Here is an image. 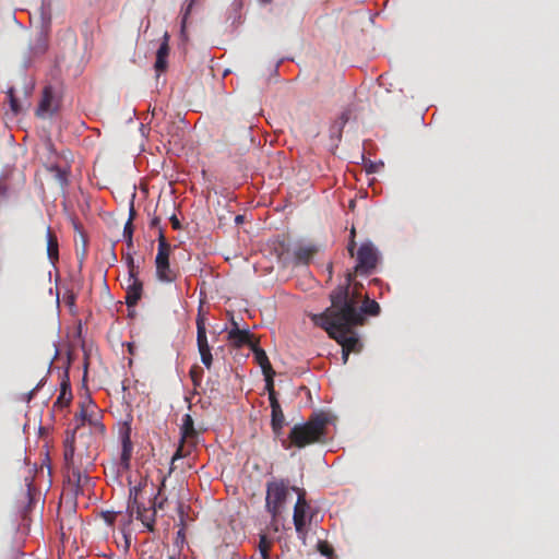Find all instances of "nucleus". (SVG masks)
<instances>
[{"label": "nucleus", "mask_w": 559, "mask_h": 559, "mask_svg": "<svg viewBox=\"0 0 559 559\" xmlns=\"http://www.w3.org/2000/svg\"><path fill=\"white\" fill-rule=\"evenodd\" d=\"M47 254L51 261H56L59 258L58 251V239L52 233L51 228H47Z\"/></svg>", "instance_id": "f3484780"}, {"label": "nucleus", "mask_w": 559, "mask_h": 559, "mask_svg": "<svg viewBox=\"0 0 559 559\" xmlns=\"http://www.w3.org/2000/svg\"><path fill=\"white\" fill-rule=\"evenodd\" d=\"M283 445H284L285 448H288V445L286 444V441H285V440L283 441Z\"/></svg>", "instance_id": "a18cd8bd"}, {"label": "nucleus", "mask_w": 559, "mask_h": 559, "mask_svg": "<svg viewBox=\"0 0 559 559\" xmlns=\"http://www.w3.org/2000/svg\"><path fill=\"white\" fill-rule=\"evenodd\" d=\"M312 321L342 346L343 364L347 362L350 353L360 352L361 344L355 332V323L360 322V317L346 304H343V309L335 314H314Z\"/></svg>", "instance_id": "f257e3e1"}, {"label": "nucleus", "mask_w": 559, "mask_h": 559, "mask_svg": "<svg viewBox=\"0 0 559 559\" xmlns=\"http://www.w3.org/2000/svg\"><path fill=\"white\" fill-rule=\"evenodd\" d=\"M171 246L167 241L164 230L159 229L158 235V248L157 254L155 258V266H156V276L160 282L171 283L176 280L177 274L170 267L169 264V255H170Z\"/></svg>", "instance_id": "423d86ee"}, {"label": "nucleus", "mask_w": 559, "mask_h": 559, "mask_svg": "<svg viewBox=\"0 0 559 559\" xmlns=\"http://www.w3.org/2000/svg\"><path fill=\"white\" fill-rule=\"evenodd\" d=\"M0 192H1V193H4V192H5V188H3L1 185H0Z\"/></svg>", "instance_id": "37998d69"}, {"label": "nucleus", "mask_w": 559, "mask_h": 559, "mask_svg": "<svg viewBox=\"0 0 559 559\" xmlns=\"http://www.w3.org/2000/svg\"><path fill=\"white\" fill-rule=\"evenodd\" d=\"M262 3H270L272 0H259Z\"/></svg>", "instance_id": "79ce46f5"}, {"label": "nucleus", "mask_w": 559, "mask_h": 559, "mask_svg": "<svg viewBox=\"0 0 559 559\" xmlns=\"http://www.w3.org/2000/svg\"><path fill=\"white\" fill-rule=\"evenodd\" d=\"M293 487L288 479H273L266 484L265 507L273 518L281 513L289 489L293 490Z\"/></svg>", "instance_id": "39448f33"}, {"label": "nucleus", "mask_w": 559, "mask_h": 559, "mask_svg": "<svg viewBox=\"0 0 559 559\" xmlns=\"http://www.w3.org/2000/svg\"><path fill=\"white\" fill-rule=\"evenodd\" d=\"M169 221H170V224H171L174 229H180L181 228L180 221L178 219V217L175 214L170 216Z\"/></svg>", "instance_id": "72a5a7b5"}, {"label": "nucleus", "mask_w": 559, "mask_h": 559, "mask_svg": "<svg viewBox=\"0 0 559 559\" xmlns=\"http://www.w3.org/2000/svg\"><path fill=\"white\" fill-rule=\"evenodd\" d=\"M142 490H143V485L142 484H139L138 486H134V487L130 488L128 509H129L131 514H133L134 509L138 506H142V503H140L139 500H138V497H139L140 492Z\"/></svg>", "instance_id": "4be33fe9"}, {"label": "nucleus", "mask_w": 559, "mask_h": 559, "mask_svg": "<svg viewBox=\"0 0 559 559\" xmlns=\"http://www.w3.org/2000/svg\"><path fill=\"white\" fill-rule=\"evenodd\" d=\"M165 501H166V499H164L162 501H157V497H154L153 506L151 507V509H154L155 511H156V509H163Z\"/></svg>", "instance_id": "f704fd0d"}, {"label": "nucleus", "mask_w": 559, "mask_h": 559, "mask_svg": "<svg viewBox=\"0 0 559 559\" xmlns=\"http://www.w3.org/2000/svg\"><path fill=\"white\" fill-rule=\"evenodd\" d=\"M235 221H236V223L242 222V216L241 215H237Z\"/></svg>", "instance_id": "a19ab883"}, {"label": "nucleus", "mask_w": 559, "mask_h": 559, "mask_svg": "<svg viewBox=\"0 0 559 559\" xmlns=\"http://www.w3.org/2000/svg\"><path fill=\"white\" fill-rule=\"evenodd\" d=\"M263 374H264V379H265V390L269 393V401H272V399H277L276 392L274 389V379H273L275 376V371L272 369L271 371L269 370L266 373H263Z\"/></svg>", "instance_id": "5701e85b"}, {"label": "nucleus", "mask_w": 559, "mask_h": 559, "mask_svg": "<svg viewBox=\"0 0 559 559\" xmlns=\"http://www.w3.org/2000/svg\"><path fill=\"white\" fill-rule=\"evenodd\" d=\"M128 273H129L128 280H140L139 278V273H140L139 265H131V267L128 269Z\"/></svg>", "instance_id": "2f4dec72"}, {"label": "nucleus", "mask_w": 559, "mask_h": 559, "mask_svg": "<svg viewBox=\"0 0 559 559\" xmlns=\"http://www.w3.org/2000/svg\"><path fill=\"white\" fill-rule=\"evenodd\" d=\"M251 350L257 364L261 367L263 373H266L269 370L271 371L273 369L265 350L259 346V343H255L254 346L251 347Z\"/></svg>", "instance_id": "2eb2a0df"}, {"label": "nucleus", "mask_w": 559, "mask_h": 559, "mask_svg": "<svg viewBox=\"0 0 559 559\" xmlns=\"http://www.w3.org/2000/svg\"><path fill=\"white\" fill-rule=\"evenodd\" d=\"M136 514V519L141 521L143 526L148 532L155 531V519H156V511L151 508H145L144 504L138 506L134 509V512Z\"/></svg>", "instance_id": "ddd939ff"}, {"label": "nucleus", "mask_w": 559, "mask_h": 559, "mask_svg": "<svg viewBox=\"0 0 559 559\" xmlns=\"http://www.w3.org/2000/svg\"><path fill=\"white\" fill-rule=\"evenodd\" d=\"M51 102H52V93L50 87H45L43 92V97L39 103L37 115L44 116L47 112L51 111Z\"/></svg>", "instance_id": "6ab92c4d"}, {"label": "nucleus", "mask_w": 559, "mask_h": 559, "mask_svg": "<svg viewBox=\"0 0 559 559\" xmlns=\"http://www.w3.org/2000/svg\"><path fill=\"white\" fill-rule=\"evenodd\" d=\"M262 559H271L270 556H266V558H262Z\"/></svg>", "instance_id": "49530a36"}, {"label": "nucleus", "mask_w": 559, "mask_h": 559, "mask_svg": "<svg viewBox=\"0 0 559 559\" xmlns=\"http://www.w3.org/2000/svg\"><path fill=\"white\" fill-rule=\"evenodd\" d=\"M229 343L237 348L245 345L250 348L259 343V340L249 330H240L236 321L233 320V328L228 331Z\"/></svg>", "instance_id": "1a4fd4ad"}, {"label": "nucleus", "mask_w": 559, "mask_h": 559, "mask_svg": "<svg viewBox=\"0 0 559 559\" xmlns=\"http://www.w3.org/2000/svg\"><path fill=\"white\" fill-rule=\"evenodd\" d=\"M8 97L10 99V107L12 109V111L16 115L20 112L21 108H20V105L17 103V99L14 97V91L13 88H10L8 91Z\"/></svg>", "instance_id": "c85d7f7f"}, {"label": "nucleus", "mask_w": 559, "mask_h": 559, "mask_svg": "<svg viewBox=\"0 0 559 559\" xmlns=\"http://www.w3.org/2000/svg\"><path fill=\"white\" fill-rule=\"evenodd\" d=\"M183 538H185V535H183L182 531L180 530V531L178 532V534H177V542H178L179 539L183 540Z\"/></svg>", "instance_id": "ea45409f"}, {"label": "nucleus", "mask_w": 559, "mask_h": 559, "mask_svg": "<svg viewBox=\"0 0 559 559\" xmlns=\"http://www.w3.org/2000/svg\"><path fill=\"white\" fill-rule=\"evenodd\" d=\"M293 490L297 492L298 498L294 508V525L298 537L302 540L306 539L307 530H306V510L308 508V503L306 501V492L304 489L298 487H293Z\"/></svg>", "instance_id": "6e6552de"}, {"label": "nucleus", "mask_w": 559, "mask_h": 559, "mask_svg": "<svg viewBox=\"0 0 559 559\" xmlns=\"http://www.w3.org/2000/svg\"><path fill=\"white\" fill-rule=\"evenodd\" d=\"M181 436H182V441H185L187 439H192L197 436L193 419H192L191 415H189V414H186L182 418Z\"/></svg>", "instance_id": "a211bd4d"}, {"label": "nucleus", "mask_w": 559, "mask_h": 559, "mask_svg": "<svg viewBox=\"0 0 559 559\" xmlns=\"http://www.w3.org/2000/svg\"><path fill=\"white\" fill-rule=\"evenodd\" d=\"M378 263V251L372 242H364L357 251V265L355 267L358 274L371 273Z\"/></svg>", "instance_id": "0eeeda50"}, {"label": "nucleus", "mask_w": 559, "mask_h": 559, "mask_svg": "<svg viewBox=\"0 0 559 559\" xmlns=\"http://www.w3.org/2000/svg\"><path fill=\"white\" fill-rule=\"evenodd\" d=\"M134 216H135V210L133 207V203H131L130 212H129V219L126 223L124 228H123V237L127 240L129 247L132 246V235H133L132 221H133Z\"/></svg>", "instance_id": "412c9836"}, {"label": "nucleus", "mask_w": 559, "mask_h": 559, "mask_svg": "<svg viewBox=\"0 0 559 559\" xmlns=\"http://www.w3.org/2000/svg\"><path fill=\"white\" fill-rule=\"evenodd\" d=\"M122 451H121V461L123 463H128L131 459V454H132V449H133V445H132V442H131V438H130V429H127L123 433H122Z\"/></svg>", "instance_id": "aec40b11"}, {"label": "nucleus", "mask_w": 559, "mask_h": 559, "mask_svg": "<svg viewBox=\"0 0 559 559\" xmlns=\"http://www.w3.org/2000/svg\"><path fill=\"white\" fill-rule=\"evenodd\" d=\"M328 424L329 418L324 413H313L306 423L297 424L290 429V443L297 448H305L324 441Z\"/></svg>", "instance_id": "20e7f679"}, {"label": "nucleus", "mask_w": 559, "mask_h": 559, "mask_svg": "<svg viewBox=\"0 0 559 559\" xmlns=\"http://www.w3.org/2000/svg\"><path fill=\"white\" fill-rule=\"evenodd\" d=\"M203 371L200 367L194 366L190 370V377L194 385H199L202 379Z\"/></svg>", "instance_id": "cd10ccee"}, {"label": "nucleus", "mask_w": 559, "mask_h": 559, "mask_svg": "<svg viewBox=\"0 0 559 559\" xmlns=\"http://www.w3.org/2000/svg\"><path fill=\"white\" fill-rule=\"evenodd\" d=\"M198 349H199V353H200V356H201L202 364L207 369H211L212 364H213V356H212V353H211L210 345L198 346Z\"/></svg>", "instance_id": "b1692460"}, {"label": "nucleus", "mask_w": 559, "mask_h": 559, "mask_svg": "<svg viewBox=\"0 0 559 559\" xmlns=\"http://www.w3.org/2000/svg\"><path fill=\"white\" fill-rule=\"evenodd\" d=\"M319 549L322 555L330 556L332 554V548L328 544H320Z\"/></svg>", "instance_id": "473e14b6"}, {"label": "nucleus", "mask_w": 559, "mask_h": 559, "mask_svg": "<svg viewBox=\"0 0 559 559\" xmlns=\"http://www.w3.org/2000/svg\"><path fill=\"white\" fill-rule=\"evenodd\" d=\"M92 436L81 435L80 443L85 450L81 451L75 447L74 433L64 440V463L67 468V478L70 485L74 487V492L79 493L88 481L87 469L93 465L97 452L91 447Z\"/></svg>", "instance_id": "f03ea898"}, {"label": "nucleus", "mask_w": 559, "mask_h": 559, "mask_svg": "<svg viewBox=\"0 0 559 559\" xmlns=\"http://www.w3.org/2000/svg\"><path fill=\"white\" fill-rule=\"evenodd\" d=\"M159 225H160V218H159V217L155 216V217H153V218L151 219V223H150V227H151V228H158V230H159V229H162V228L159 227Z\"/></svg>", "instance_id": "e433bc0d"}, {"label": "nucleus", "mask_w": 559, "mask_h": 559, "mask_svg": "<svg viewBox=\"0 0 559 559\" xmlns=\"http://www.w3.org/2000/svg\"><path fill=\"white\" fill-rule=\"evenodd\" d=\"M271 546H272V540L269 539L265 534L260 535L259 551H260L262 558H266V556H269Z\"/></svg>", "instance_id": "393cba45"}, {"label": "nucleus", "mask_w": 559, "mask_h": 559, "mask_svg": "<svg viewBox=\"0 0 559 559\" xmlns=\"http://www.w3.org/2000/svg\"><path fill=\"white\" fill-rule=\"evenodd\" d=\"M355 235H356L355 228H352V230H350V239H349V242L347 245V251H348L350 257H354V251H355V247H356Z\"/></svg>", "instance_id": "7c9ffc66"}, {"label": "nucleus", "mask_w": 559, "mask_h": 559, "mask_svg": "<svg viewBox=\"0 0 559 559\" xmlns=\"http://www.w3.org/2000/svg\"><path fill=\"white\" fill-rule=\"evenodd\" d=\"M72 399L71 391H68V384L63 383L61 388V392L56 401V404H69Z\"/></svg>", "instance_id": "bb28decb"}, {"label": "nucleus", "mask_w": 559, "mask_h": 559, "mask_svg": "<svg viewBox=\"0 0 559 559\" xmlns=\"http://www.w3.org/2000/svg\"><path fill=\"white\" fill-rule=\"evenodd\" d=\"M319 249L314 245H301L295 248L294 255V264L295 265H308L313 257L318 253Z\"/></svg>", "instance_id": "9b49d317"}, {"label": "nucleus", "mask_w": 559, "mask_h": 559, "mask_svg": "<svg viewBox=\"0 0 559 559\" xmlns=\"http://www.w3.org/2000/svg\"><path fill=\"white\" fill-rule=\"evenodd\" d=\"M50 171L55 175V178L59 182L61 187H64L68 185V174L66 170L61 169L58 166H52L50 168Z\"/></svg>", "instance_id": "a878e982"}, {"label": "nucleus", "mask_w": 559, "mask_h": 559, "mask_svg": "<svg viewBox=\"0 0 559 559\" xmlns=\"http://www.w3.org/2000/svg\"><path fill=\"white\" fill-rule=\"evenodd\" d=\"M197 345L204 346L209 345L206 336V318L199 311L197 316Z\"/></svg>", "instance_id": "dca6fc26"}, {"label": "nucleus", "mask_w": 559, "mask_h": 559, "mask_svg": "<svg viewBox=\"0 0 559 559\" xmlns=\"http://www.w3.org/2000/svg\"><path fill=\"white\" fill-rule=\"evenodd\" d=\"M271 427L275 437H280L285 425V416L277 399L270 401Z\"/></svg>", "instance_id": "9d476101"}, {"label": "nucleus", "mask_w": 559, "mask_h": 559, "mask_svg": "<svg viewBox=\"0 0 559 559\" xmlns=\"http://www.w3.org/2000/svg\"><path fill=\"white\" fill-rule=\"evenodd\" d=\"M81 416L84 420H88L90 424H96V421L92 418V415L87 413V409L83 408L81 412Z\"/></svg>", "instance_id": "c9c22d12"}, {"label": "nucleus", "mask_w": 559, "mask_h": 559, "mask_svg": "<svg viewBox=\"0 0 559 559\" xmlns=\"http://www.w3.org/2000/svg\"><path fill=\"white\" fill-rule=\"evenodd\" d=\"M143 284L140 280H127L126 286V304L133 307L142 297Z\"/></svg>", "instance_id": "f8f14e48"}, {"label": "nucleus", "mask_w": 559, "mask_h": 559, "mask_svg": "<svg viewBox=\"0 0 559 559\" xmlns=\"http://www.w3.org/2000/svg\"><path fill=\"white\" fill-rule=\"evenodd\" d=\"M127 265H128V269L131 267V265H136L134 263V259L130 254L127 257Z\"/></svg>", "instance_id": "58836bf2"}, {"label": "nucleus", "mask_w": 559, "mask_h": 559, "mask_svg": "<svg viewBox=\"0 0 559 559\" xmlns=\"http://www.w3.org/2000/svg\"><path fill=\"white\" fill-rule=\"evenodd\" d=\"M182 456H183V454H182V445H180V447L177 449L176 453L174 454V456H173V461H175V460H177V459H180V457H182Z\"/></svg>", "instance_id": "4c0bfd02"}, {"label": "nucleus", "mask_w": 559, "mask_h": 559, "mask_svg": "<svg viewBox=\"0 0 559 559\" xmlns=\"http://www.w3.org/2000/svg\"><path fill=\"white\" fill-rule=\"evenodd\" d=\"M353 281L352 274L347 275L346 284L344 286L336 287L330 295L331 306L321 314H335L338 310L343 309V304L360 317V322L355 323V328L358 325H362L365 322V314L378 316L380 312L379 304L370 299L368 296H365L362 305L360 304V299L362 298V294L360 289L362 288L361 284H354L350 287Z\"/></svg>", "instance_id": "7ed1b4c3"}, {"label": "nucleus", "mask_w": 559, "mask_h": 559, "mask_svg": "<svg viewBox=\"0 0 559 559\" xmlns=\"http://www.w3.org/2000/svg\"><path fill=\"white\" fill-rule=\"evenodd\" d=\"M329 273H330V275L332 274V265L331 264L329 265Z\"/></svg>", "instance_id": "c03bdc74"}, {"label": "nucleus", "mask_w": 559, "mask_h": 559, "mask_svg": "<svg viewBox=\"0 0 559 559\" xmlns=\"http://www.w3.org/2000/svg\"><path fill=\"white\" fill-rule=\"evenodd\" d=\"M168 53H169L168 34L166 33L164 35V41L160 44V46L157 50V53H156L155 69L157 72H162L166 69Z\"/></svg>", "instance_id": "4468645a"}, {"label": "nucleus", "mask_w": 559, "mask_h": 559, "mask_svg": "<svg viewBox=\"0 0 559 559\" xmlns=\"http://www.w3.org/2000/svg\"><path fill=\"white\" fill-rule=\"evenodd\" d=\"M350 118V109H345L340 118H338V121H336V124H338V131L341 132L343 127L346 124V122L349 120Z\"/></svg>", "instance_id": "c756f323"}]
</instances>
